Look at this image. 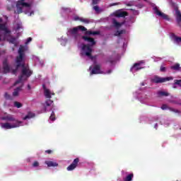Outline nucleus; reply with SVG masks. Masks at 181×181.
<instances>
[{"label": "nucleus", "instance_id": "f257e3e1", "mask_svg": "<svg viewBox=\"0 0 181 181\" xmlns=\"http://www.w3.org/2000/svg\"><path fill=\"white\" fill-rule=\"evenodd\" d=\"M16 69L12 71L13 74H16L19 67H22V70L21 74L18 76V80L14 83V86L26 81V80L33 74V71L30 70L29 66L25 65V47L22 45H21L18 49V56L16 58Z\"/></svg>", "mask_w": 181, "mask_h": 181}, {"label": "nucleus", "instance_id": "f03ea898", "mask_svg": "<svg viewBox=\"0 0 181 181\" xmlns=\"http://www.w3.org/2000/svg\"><path fill=\"white\" fill-rule=\"evenodd\" d=\"M32 3H26L25 0H19L17 1L16 8L18 13H22L23 12V8H30Z\"/></svg>", "mask_w": 181, "mask_h": 181}, {"label": "nucleus", "instance_id": "7ed1b4c3", "mask_svg": "<svg viewBox=\"0 0 181 181\" xmlns=\"http://www.w3.org/2000/svg\"><path fill=\"white\" fill-rule=\"evenodd\" d=\"M82 50L83 52H85L86 56H87V57H89L90 60H97L98 55H91V53L93 52V49H91V47H90V45H83V46L82 47Z\"/></svg>", "mask_w": 181, "mask_h": 181}, {"label": "nucleus", "instance_id": "20e7f679", "mask_svg": "<svg viewBox=\"0 0 181 181\" xmlns=\"http://www.w3.org/2000/svg\"><path fill=\"white\" fill-rule=\"evenodd\" d=\"M154 13L158 16H160V18H162V19H164L165 21H170V18H169V16L166 15L164 13H162V11H159V8H158V6H155L153 8Z\"/></svg>", "mask_w": 181, "mask_h": 181}, {"label": "nucleus", "instance_id": "39448f33", "mask_svg": "<svg viewBox=\"0 0 181 181\" xmlns=\"http://www.w3.org/2000/svg\"><path fill=\"white\" fill-rule=\"evenodd\" d=\"M21 122H17L14 124H10L9 122L1 123V128H4V129H12V128H18L21 127Z\"/></svg>", "mask_w": 181, "mask_h": 181}, {"label": "nucleus", "instance_id": "423d86ee", "mask_svg": "<svg viewBox=\"0 0 181 181\" xmlns=\"http://www.w3.org/2000/svg\"><path fill=\"white\" fill-rule=\"evenodd\" d=\"M170 80H173V77H165V78H160L159 76H156L153 78V83H156V84H159L160 83H166V81H170Z\"/></svg>", "mask_w": 181, "mask_h": 181}, {"label": "nucleus", "instance_id": "0eeeda50", "mask_svg": "<svg viewBox=\"0 0 181 181\" xmlns=\"http://www.w3.org/2000/svg\"><path fill=\"white\" fill-rule=\"evenodd\" d=\"M70 35H71V36L74 37L75 40H78V36H80V30H78V27H75L74 28H71L69 30Z\"/></svg>", "mask_w": 181, "mask_h": 181}, {"label": "nucleus", "instance_id": "6e6552de", "mask_svg": "<svg viewBox=\"0 0 181 181\" xmlns=\"http://www.w3.org/2000/svg\"><path fill=\"white\" fill-rule=\"evenodd\" d=\"M78 162H80V158H75L72 162V163L66 168V170L68 171L74 170V169H76V168L78 166Z\"/></svg>", "mask_w": 181, "mask_h": 181}, {"label": "nucleus", "instance_id": "1a4fd4ad", "mask_svg": "<svg viewBox=\"0 0 181 181\" xmlns=\"http://www.w3.org/2000/svg\"><path fill=\"white\" fill-rule=\"evenodd\" d=\"M11 72V66L8 64V59H4L3 61V74H8Z\"/></svg>", "mask_w": 181, "mask_h": 181}, {"label": "nucleus", "instance_id": "9d476101", "mask_svg": "<svg viewBox=\"0 0 181 181\" xmlns=\"http://www.w3.org/2000/svg\"><path fill=\"white\" fill-rule=\"evenodd\" d=\"M101 65L96 64L93 66L90 74H101Z\"/></svg>", "mask_w": 181, "mask_h": 181}, {"label": "nucleus", "instance_id": "9b49d317", "mask_svg": "<svg viewBox=\"0 0 181 181\" xmlns=\"http://www.w3.org/2000/svg\"><path fill=\"white\" fill-rule=\"evenodd\" d=\"M42 88L44 90V94L46 98H52V95H54V93H50V90L46 88V85H42Z\"/></svg>", "mask_w": 181, "mask_h": 181}, {"label": "nucleus", "instance_id": "f8f14e48", "mask_svg": "<svg viewBox=\"0 0 181 181\" xmlns=\"http://www.w3.org/2000/svg\"><path fill=\"white\" fill-rule=\"evenodd\" d=\"M1 119L3 121H8L9 122H15V121H16V119H15V117H13V115H12L4 116L1 117Z\"/></svg>", "mask_w": 181, "mask_h": 181}, {"label": "nucleus", "instance_id": "ddd939ff", "mask_svg": "<svg viewBox=\"0 0 181 181\" xmlns=\"http://www.w3.org/2000/svg\"><path fill=\"white\" fill-rule=\"evenodd\" d=\"M115 16H116V18H125V16H128V12H127V11H116L115 13Z\"/></svg>", "mask_w": 181, "mask_h": 181}, {"label": "nucleus", "instance_id": "4468645a", "mask_svg": "<svg viewBox=\"0 0 181 181\" xmlns=\"http://www.w3.org/2000/svg\"><path fill=\"white\" fill-rule=\"evenodd\" d=\"M82 39L85 40V42H88L91 44V46H94L95 45V40L93 37H90L88 36H82Z\"/></svg>", "mask_w": 181, "mask_h": 181}, {"label": "nucleus", "instance_id": "2eb2a0df", "mask_svg": "<svg viewBox=\"0 0 181 181\" xmlns=\"http://www.w3.org/2000/svg\"><path fill=\"white\" fill-rule=\"evenodd\" d=\"M141 63H135L134 66L131 68V71L134 70V71H139V70H142L144 67H141Z\"/></svg>", "mask_w": 181, "mask_h": 181}, {"label": "nucleus", "instance_id": "dca6fc26", "mask_svg": "<svg viewBox=\"0 0 181 181\" xmlns=\"http://www.w3.org/2000/svg\"><path fill=\"white\" fill-rule=\"evenodd\" d=\"M112 25L116 29H119V28L122 27V25H124V23H119L115 20V18L112 19Z\"/></svg>", "mask_w": 181, "mask_h": 181}, {"label": "nucleus", "instance_id": "f3484780", "mask_svg": "<svg viewBox=\"0 0 181 181\" xmlns=\"http://www.w3.org/2000/svg\"><path fill=\"white\" fill-rule=\"evenodd\" d=\"M170 37L173 39L175 43H181V37L175 35V33H172Z\"/></svg>", "mask_w": 181, "mask_h": 181}, {"label": "nucleus", "instance_id": "a211bd4d", "mask_svg": "<svg viewBox=\"0 0 181 181\" xmlns=\"http://www.w3.org/2000/svg\"><path fill=\"white\" fill-rule=\"evenodd\" d=\"M161 110H169L170 111H172L173 112H176L179 114L180 112L176 109H173L172 107H168L166 105H163L161 106Z\"/></svg>", "mask_w": 181, "mask_h": 181}, {"label": "nucleus", "instance_id": "6ab92c4d", "mask_svg": "<svg viewBox=\"0 0 181 181\" xmlns=\"http://www.w3.org/2000/svg\"><path fill=\"white\" fill-rule=\"evenodd\" d=\"M175 15H176V19L177 22H181V13L180 11H179V8L177 7L175 8Z\"/></svg>", "mask_w": 181, "mask_h": 181}, {"label": "nucleus", "instance_id": "aec40b11", "mask_svg": "<svg viewBox=\"0 0 181 181\" xmlns=\"http://www.w3.org/2000/svg\"><path fill=\"white\" fill-rule=\"evenodd\" d=\"M100 31H93L91 30H88L86 32V35H88L89 36H95L97 35H100Z\"/></svg>", "mask_w": 181, "mask_h": 181}, {"label": "nucleus", "instance_id": "412c9836", "mask_svg": "<svg viewBox=\"0 0 181 181\" xmlns=\"http://www.w3.org/2000/svg\"><path fill=\"white\" fill-rule=\"evenodd\" d=\"M45 163L47 165L48 168H55L56 166H59L57 163L53 161H46Z\"/></svg>", "mask_w": 181, "mask_h": 181}, {"label": "nucleus", "instance_id": "4be33fe9", "mask_svg": "<svg viewBox=\"0 0 181 181\" xmlns=\"http://www.w3.org/2000/svg\"><path fill=\"white\" fill-rule=\"evenodd\" d=\"M171 70H175V71H179L180 70V64L177 63L170 66Z\"/></svg>", "mask_w": 181, "mask_h": 181}, {"label": "nucleus", "instance_id": "5701e85b", "mask_svg": "<svg viewBox=\"0 0 181 181\" xmlns=\"http://www.w3.org/2000/svg\"><path fill=\"white\" fill-rule=\"evenodd\" d=\"M158 97H169V93L165 91H158Z\"/></svg>", "mask_w": 181, "mask_h": 181}, {"label": "nucleus", "instance_id": "b1692460", "mask_svg": "<svg viewBox=\"0 0 181 181\" xmlns=\"http://www.w3.org/2000/svg\"><path fill=\"white\" fill-rule=\"evenodd\" d=\"M53 103V100L48 99L45 101V103H44V107H45V110L46 111V107H50V105H52V103Z\"/></svg>", "mask_w": 181, "mask_h": 181}, {"label": "nucleus", "instance_id": "393cba45", "mask_svg": "<svg viewBox=\"0 0 181 181\" xmlns=\"http://www.w3.org/2000/svg\"><path fill=\"white\" fill-rule=\"evenodd\" d=\"M134 173H130L124 178V181H132Z\"/></svg>", "mask_w": 181, "mask_h": 181}, {"label": "nucleus", "instance_id": "a878e982", "mask_svg": "<svg viewBox=\"0 0 181 181\" xmlns=\"http://www.w3.org/2000/svg\"><path fill=\"white\" fill-rule=\"evenodd\" d=\"M125 30H117L115 33V36H121V35H124L125 33Z\"/></svg>", "mask_w": 181, "mask_h": 181}, {"label": "nucleus", "instance_id": "bb28decb", "mask_svg": "<svg viewBox=\"0 0 181 181\" xmlns=\"http://www.w3.org/2000/svg\"><path fill=\"white\" fill-rule=\"evenodd\" d=\"M19 91H21V87L16 88L13 93V97H18L19 95Z\"/></svg>", "mask_w": 181, "mask_h": 181}, {"label": "nucleus", "instance_id": "cd10ccee", "mask_svg": "<svg viewBox=\"0 0 181 181\" xmlns=\"http://www.w3.org/2000/svg\"><path fill=\"white\" fill-rule=\"evenodd\" d=\"M14 107H16V108H22V107H23V105L18 101H15Z\"/></svg>", "mask_w": 181, "mask_h": 181}, {"label": "nucleus", "instance_id": "c85d7f7f", "mask_svg": "<svg viewBox=\"0 0 181 181\" xmlns=\"http://www.w3.org/2000/svg\"><path fill=\"white\" fill-rule=\"evenodd\" d=\"M81 22H83V23L88 24V23H90V22H91V21L88 18H81Z\"/></svg>", "mask_w": 181, "mask_h": 181}, {"label": "nucleus", "instance_id": "c756f323", "mask_svg": "<svg viewBox=\"0 0 181 181\" xmlns=\"http://www.w3.org/2000/svg\"><path fill=\"white\" fill-rule=\"evenodd\" d=\"M78 29L79 30H81L82 32H87L88 31L87 28L86 27L83 26V25H78Z\"/></svg>", "mask_w": 181, "mask_h": 181}, {"label": "nucleus", "instance_id": "7c9ffc66", "mask_svg": "<svg viewBox=\"0 0 181 181\" xmlns=\"http://www.w3.org/2000/svg\"><path fill=\"white\" fill-rule=\"evenodd\" d=\"M49 119L51 121H54L56 119V115H54V112H53V111L52 112V114L49 117Z\"/></svg>", "mask_w": 181, "mask_h": 181}, {"label": "nucleus", "instance_id": "2f4dec72", "mask_svg": "<svg viewBox=\"0 0 181 181\" xmlns=\"http://www.w3.org/2000/svg\"><path fill=\"white\" fill-rule=\"evenodd\" d=\"M22 23H17L16 25V30H21L22 29Z\"/></svg>", "mask_w": 181, "mask_h": 181}, {"label": "nucleus", "instance_id": "473e14b6", "mask_svg": "<svg viewBox=\"0 0 181 181\" xmlns=\"http://www.w3.org/2000/svg\"><path fill=\"white\" fill-rule=\"evenodd\" d=\"M4 98L6 100H12V96H11V95H9L8 93L4 94Z\"/></svg>", "mask_w": 181, "mask_h": 181}, {"label": "nucleus", "instance_id": "72a5a7b5", "mask_svg": "<svg viewBox=\"0 0 181 181\" xmlns=\"http://www.w3.org/2000/svg\"><path fill=\"white\" fill-rule=\"evenodd\" d=\"M93 9L95 11V12H97V13H100L101 12L98 6H93Z\"/></svg>", "mask_w": 181, "mask_h": 181}, {"label": "nucleus", "instance_id": "f704fd0d", "mask_svg": "<svg viewBox=\"0 0 181 181\" xmlns=\"http://www.w3.org/2000/svg\"><path fill=\"white\" fill-rule=\"evenodd\" d=\"M106 63H110V64H112V63H114V59H112V57H110L106 61Z\"/></svg>", "mask_w": 181, "mask_h": 181}, {"label": "nucleus", "instance_id": "c9c22d12", "mask_svg": "<svg viewBox=\"0 0 181 181\" xmlns=\"http://www.w3.org/2000/svg\"><path fill=\"white\" fill-rule=\"evenodd\" d=\"M174 84H176L177 86H180V87H181V80H175Z\"/></svg>", "mask_w": 181, "mask_h": 181}, {"label": "nucleus", "instance_id": "e433bc0d", "mask_svg": "<svg viewBox=\"0 0 181 181\" xmlns=\"http://www.w3.org/2000/svg\"><path fill=\"white\" fill-rule=\"evenodd\" d=\"M37 166H39V162L35 161V162L33 163V168H37Z\"/></svg>", "mask_w": 181, "mask_h": 181}, {"label": "nucleus", "instance_id": "4c0bfd02", "mask_svg": "<svg viewBox=\"0 0 181 181\" xmlns=\"http://www.w3.org/2000/svg\"><path fill=\"white\" fill-rule=\"evenodd\" d=\"M98 2H100V0H93L92 1L93 5H97V4H98Z\"/></svg>", "mask_w": 181, "mask_h": 181}, {"label": "nucleus", "instance_id": "58836bf2", "mask_svg": "<svg viewBox=\"0 0 181 181\" xmlns=\"http://www.w3.org/2000/svg\"><path fill=\"white\" fill-rule=\"evenodd\" d=\"M160 70V71L165 72L166 71V67L161 66Z\"/></svg>", "mask_w": 181, "mask_h": 181}, {"label": "nucleus", "instance_id": "ea45409f", "mask_svg": "<svg viewBox=\"0 0 181 181\" xmlns=\"http://www.w3.org/2000/svg\"><path fill=\"white\" fill-rule=\"evenodd\" d=\"M30 42H32V37H28L27 39V41L25 42V45H28V43H30Z\"/></svg>", "mask_w": 181, "mask_h": 181}, {"label": "nucleus", "instance_id": "a19ab883", "mask_svg": "<svg viewBox=\"0 0 181 181\" xmlns=\"http://www.w3.org/2000/svg\"><path fill=\"white\" fill-rule=\"evenodd\" d=\"M74 19V21H81V18H80L78 16H75Z\"/></svg>", "mask_w": 181, "mask_h": 181}, {"label": "nucleus", "instance_id": "79ce46f5", "mask_svg": "<svg viewBox=\"0 0 181 181\" xmlns=\"http://www.w3.org/2000/svg\"><path fill=\"white\" fill-rule=\"evenodd\" d=\"M52 150H46L45 151V153H48V154H50V153H52Z\"/></svg>", "mask_w": 181, "mask_h": 181}, {"label": "nucleus", "instance_id": "37998d69", "mask_svg": "<svg viewBox=\"0 0 181 181\" xmlns=\"http://www.w3.org/2000/svg\"><path fill=\"white\" fill-rule=\"evenodd\" d=\"M110 73H112V70H111V69L107 71V74H110Z\"/></svg>", "mask_w": 181, "mask_h": 181}, {"label": "nucleus", "instance_id": "c03bdc74", "mask_svg": "<svg viewBox=\"0 0 181 181\" xmlns=\"http://www.w3.org/2000/svg\"><path fill=\"white\" fill-rule=\"evenodd\" d=\"M28 118H30L29 117V115H26L25 117H23V119L25 120V119H28Z\"/></svg>", "mask_w": 181, "mask_h": 181}, {"label": "nucleus", "instance_id": "a18cd8bd", "mask_svg": "<svg viewBox=\"0 0 181 181\" xmlns=\"http://www.w3.org/2000/svg\"><path fill=\"white\" fill-rule=\"evenodd\" d=\"M32 15H35V12L31 11V12L30 13V16H32Z\"/></svg>", "mask_w": 181, "mask_h": 181}, {"label": "nucleus", "instance_id": "49530a36", "mask_svg": "<svg viewBox=\"0 0 181 181\" xmlns=\"http://www.w3.org/2000/svg\"><path fill=\"white\" fill-rule=\"evenodd\" d=\"M115 5H118V3H114L113 4H112V6H115Z\"/></svg>", "mask_w": 181, "mask_h": 181}, {"label": "nucleus", "instance_id": "de8ad7c7", "mask_svg": "<svg viewBox=\"0 0 181 181\" xmlns=\"http://www.w3.org/2000/svg\"><path fill=\"white\" fill-rule=\"evenodd\" d=\"M127 6H132V4H126Z\"/></svg>", "mask_w": 181, "mask_h": 181}, {"label": "nucleus", "instance_id": "09e8293b", "mask_svg": "<svg viewBox=\"0 0 181 181\" xmlns=\"http://www.w3.org/2000/svg\"><path fill=\"white\" fill-rule=\"evenodd\" d=\"M28 90H30V85H28Z\"/></svg>", "mask_w": 181, "mask_h": 181}, {"label": "nucleus", "instance_id": "8fccbe9b", "mask_svg": "<svg viewBox=\"0 0 181 181\" xmlns=\"http://www.w3.org/2000/svg\"><path fill=\"white\" fill-rule=\"evenodd\" d=\"M129 11H135L134 8H129Z\"/></svg>", "mask_w": 181, "mask_h": 181}, {"label": "nucleus", "instance_id": "3c124183", "mask_svg": "<svg viewBox=\"0 0 181 181\" xmlns=\"http://www.w3.org/2000/svg\"><path fill=\"white\" fill-rule=\"evenodd\" d=\"M141 86H145V83H141Z\"/></svg>", "mask_w": 181, "mask_h": 181}, {"label": "nucleus", "instance_id": "603ef678", "mask_svg": "<svg viewBox=\"0 0 181 181\" xmlns=\"http://www.w3.org/2000/svg\"><path fill=\"white\" fill-rule=\"evenodd\" d=\"M145 1V2H146L148 0H144Z\"/></svg>", "mask_w": 181, "mask_h": 181}, {"label": "nucleus", "instance_id": "864d4df0", "mask_svg": "<svg viewBox=\"0 0 181 181\" xmlns=\"http://www.w3.org/2000/svg\"><path fill=\"white\" fill-rule=\"evenodd\" d=\"M91 68H92V67L90 66V70H91Z\"/></svg>", "mask_w": 181, "mask_h": 181}]
</instances>
